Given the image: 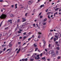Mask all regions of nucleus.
I'll list each match as a JSON object with an SVG mask.
<instances>
[{"instance_id": "53", "label": "nucleus", "mask_w": 61, "mask_h": 61, "mask_svg": "<svg viewBox=\"0 0 61 61\" xmlns=\"http://www.w3.org/2000/svg\"><path fill=\"white\" fill-rule=\"evenodd\" d=\"M39 56V55H37L36 56H37V57H40Z\"/></svg>"}, {"instance_id": "57", "label": "nucleus", "mask_w": 61, "mask_h": 61, "mask_svg": "<svg viewBox=\"0 0 61 61\" xmlns=\"http://www.w3.org/2000/svg\"><path fill=\"white\" fill-rule=\"evenodd\" d=\"M43 43H44V44H45V43H46V41H43Z\"/></svg>"}, {"instance_id": "9", "label": "nucleus", "mask_w": 61, "mask_h": 61, "mask_svg": "<svg viewBox=\"0 0 61 61\" xmlns=\"http://www.w3.org/2000/svg\"><path fill=\"white\" fill-rule=\"evenodd\" d=\"M34 60V59L32 58H30V61H33Z\"/></svg>"}, {"instance_id": "50", "label": "nucleus", "mask_w": 61, "mask_h": 61, "mask_svg": "<svg viewBox=\"0 0 61 61\" xmlns=\"http://www.w3.org/2000/svg\"><path fill=\"white\" fill-rule=\"evenodd\" d=\"M38 52H41V51L40 50H39V49L38 50Z\"/></svg>"}, {"instance_id": "20", "label": "nucleus", "mask_w": 61, "mask_h": 61, "mask_svg": "<svg viewBox=\"0 0 61 61\" xmlns=\"http://www.w3.org/2000/svg\"><path fill=\"white\" fill-rule=\"evenodd\" d=\"M31 38H32V37H31L30 38L28 39V41H30L31 39Z\"/></svg>"}, {"instance_id": "61", "label": "nucleus", "mask_w": 61, "mask_h": 61, "mask_svg": "<svg viewBox=\"0 0 61 61\" xmlns=\"http://www.w3.org/2000/svg\"><path fill=\"white\" fill-rule=\"evenodd\" d=\"M5 48L3 49V51H5Z\"/></svg>"}, {"instance_id": "32", "label": "nucleus", "mask_w": 61, "mask_h": 61, "mask_svg": "<svg viewBox=\"0 0 61 61\" xmlns=\"http://www.w3.org/2000/svg\"><path fill=\"white\" fill-rule=\"evenodd\" d=\"M26 33L25 32L23 33V35H26Z\"/></svg>"}, {"instance_id": "25", "label": "nucleus", "mask_w": 61, "mask_h": 61, "mask_svg": "<svg viewBox=\"0 0 61 61\" xmlns=\"http://www.w3.org/2000/svg\"><path fill=\"white\" fill-rule=\"evenodd\" d=\"M33 51V49H32V50L31 51H29L28 52V53H31V52H32Z\"/></svg>"}, {"instance_id": "5", "label": "nucleus", "mask_w": 61, "mask_h": 61, "mask_svg": "<svg viewBox=\"0 0 61 61\" xmlns=\"http://www.w3.org/2000/svg\"><path fill=\"white\" fill-rule=\"evenodd\" d=\"M22 20H23L22 21V22H25V21H26V19H25V18H22Z\"/></svg>"}, {"instance_id": "2", "label": "nucleus", "mask_w": 61, "mask_h": 61, "mask_svg": "<svg viewBox=\"0 0 61 61\" xmlns=\"http://www.w3.org/2000/svg\"><path fill=\"white\" fill-rule=\"evenodd\" d=\"M51 56L53 57H56V53H55L54 51L51 54Z\"/></svg>"}, {"instance_id": "62", "label": "nucleus", "mask_w": 61, "mask_h": 61, "mask_svg": "<svg viewBox=\"0 0 61 61\" xmlns=\"http://www.w3.org/2000/svg\"><path fill=\"white\" fill-rule=\"evenodd\" d=\"M18 44L19 45H20L21 44V42H18Z\"/></svg>"}, {"instance_id": "58", "label": "nucleus", "mask_w": 61, "mask_h": 61, "mask_svg": "<svg viewBox=\"0 0 61 61\" xmlns=\"http://www.w3.org/2000/svg\"><path fill=\"white\" fill-rule=\"evenodd\" d=\"M45 51H46V52H47V49H45Z\"/></svg>"}, {"instance_id": "52", "label": "nucleus", "mask_w": 61, "mask_h": 61, "mask_svg": "<svg viewBox=\"0 0 61 61\" xmlns=\"http://www.w3.org/2000/svg\"><path fill=\"white\" fill-rule=\"evenodd\" d=\"M57 58H58V59H60V57L59 56V57H58Z\"/></svg>"}, {"instance_id": "12", "label": "nucleus", "mask_w": 61, "mask_h": 61, "mask_svg": "<svg viewBox=\"0 0 61 61\" xmlns=\"http://www.w3.org/2000/svg\"><path fill=\"white\" fill-rule=\"evenodd\" d=\"M11 44L10 43L9 44L10 45L9 46V47H11V46H12V44Z\"/></svg>"}, {"instance_id": "31", "label": "nucleus", "mask_w": 61, "mask_h": 61, "mask_svg": "<svg viewBox=\"0 0 61 61\" xmlns=\"http://www.w3.org/2000/svg\"><path fill=\"white\" fill-rule=\"evenodd\" d=\"M17 22L18 23H19L20 22V19L18 20H17Z\"/></svg>"}, {"instance_id": "55", "label": "nucleus", "mask_w": 61, "mask_h": 61, "mask_svg": "<svg viewBox=\"0 0 61 61\" xmlns=\"http://www.w3.org/2000/svg\"><path fill=\"white\" fill-rule=\"evenodd\" d=\"M50 46H51V45L50 44H49V47H50Z\"/></svg>"}, {"instance_id": "48", "label": "nucleus", "mask_w": 61, "mask_h": 61, "mask_svg": "<svg viewBox=\"0 0 61 61\" xmlns=\"http://www.w3.org/2000/svg\"><path fill=\"white\" fill-rule=\"evenodd\" d=\"M42 17H43V16H40V18H42Z\"/></svg>"}, {"instance_id": "30", "label": "nucleus", "mask_w": 61, "mask_h": 61, "mask_svg": "<svg viewBox=\"0 0 61 61\" xmlns=\"http://www.w3.org/2000/svg\"><path fill=\"white\" fill-rule=\"evenodd\" d=\"M46 20H47V19L46 18L44 20V22H45Z\"/></svg>"}, {"instance_id": "22", "label": "nucleus", "mask_w": 61, "mask_h": 61, "mask_svg": "<svg viewBox=\"0 0 61 61\" xmlns=\"http://www.w3.org/2000/svg\"><path fill=\"white\" fill-rule=\"evenodd\" d=\"M33 45L34 47H36V46H37V45H36L35 44H34Z\"/></svg>"}, {"instance_id": "59", "label": "nucleus", "mask_w": 61, "mask_h": 61, "mask_svg": "<svg viewBox=\"0 0 61 61\" xmlns=\"http://www.w3.org/2000/svg\"><path fill=\"white\" fill-rule=\"evenodd\" d=\"M27 13H26L25 14V16H27Z\"/></svg>"}, {"instance_id": "45", "label": "nucleus", "mask_w": 61, "mask_h": 61, "mask_svg": "<svg viewBox=\"0 0 61 61\" xmlns=\"http://www.w3.org/2000/svg\"><path fill=\"white\" fill-rule=\"evenodd\" d=\"M46 23H45V22H44V23H43V25H46Z\"/></svg>"}, {"instance_id": "18", "label": "nucleus", "mask_w": 61, "mask_h": 61, "mask_svg": "<svg viewBox=\"0 0 61 61\" xmlns=\"http://www.w3.org/2000/svg\"><path fill=\"white\" fill-rule=\"evenodd\" d=\"M10 16H11V17H13V16H14V15H13L12 14H11L10 15Z\"/></svg>"}, {"instance_id": "39", "label": "nucleus", "mask_w": 61, "mask_h": 61, "mask_svg": "<svg viewBox=\"0 0 61 61\" xmlns=\"http://www.w3.org/2000/svg\"><path fill=\"white\" fill-rule=\"evenodd\" d=\"M28 59H27V58H26L25 59H24V60L25 61H27Z\"/></svg>"}, {"instance_id": "1", "label": "nucleus", "mask_w": 61, "mask_h": 61, "mask_svg": "<svg viewBox=\"0 0 61 61\" xmlns=\"http://www.w3.org/2000/svg\"><path fill=\"white\" fill-rule=\"evenodd\" d=\"M7 17V15L5 14H2L0 16L1 19H5Z\"/></svg>"}, {"instance_id": "13", "label": "nucleus", "mask_w": 61, "mask_h": 61, "mask_svg": "<svg viewBox=\"0 0 61 61\" xmlns=\"http://www.w3.org/2000/svg\"><path fill=\"white\" fill-rule=\"evenodd\" d=\"M40 7L41 8H42V7H44V4H43L42 5H41Z\"/></svg>"}, {"instance_id": "8", "label": "nucleus", "mask_w": 61, "mask_h": 61, "mask_svg": "<svg viewBox=\"0 0 61 61\" xmlns=\"http://www.w3.org/2000/svg\"><path fill=\"white\" fill-rule=\"evenodd\" d=\"M57 14H58V13H57V12H56L54 14V17L55 16H56V15Z\"/></svg>"}, {"instance_id": "41", "label": "nucleus", "mask_w": 61, "mask_h": 61, "mask_svg": "<svg viewBox=\"0 0 61 61\" xmlns=\"http://www.w3.org/2000/svg\"><path fill=\"white\" fill-rule=\"evenodd\" d=\"M33 26L34 27H35V26H36V24H33Z\"/></svg>"}, {"instance_id": "23", "label": "nucleus", "mask_w": 61, "mask_h": 61, "mask_svg": "<svg viewBox=\"0 0 61 61\" xmlns=\"http://www.w3.org/2000/svg\"><path fill=\"white\" fill-rule=\"evenodd\" d=\"M55 37H56V38H58V37L56 35H55Z\"/></svg>"}, {"instance_id": "51", "label": "nucleus", "mask_w": 61, "mask_h": 61, "mask_svg": "<svg viewBox=\"0 0 61 61\" xmlns=\"http://www.w3.org/2000/svg\"><path fill=\"white\" fill-rule=\"evenodd\" d=\"M32 36L33 38L35 37V36H34V35H33Z\"/></svg>"}, {"instance_id": "26", "label": "nucleus", "mask_w": 61, "mask_h": 61, "mask_svg": "<svg viewBox=\"0 0 61 61\" xmlns=\"http://www.w3.org/2000/svg\"><path fill=\"white\" fill-rule=\"evenodd\" d=\"M42 59H43V60H44V59H46V58L45 57H43L42 58Z\"/></svg>"}, {"instance_id": "27", "label": "nucleus", "mask_w": 61, "mask_h": 61, "mask_svg": "<svg viewBox=\"0 0 61 61\" xmlns=\"http://www.w3.org/2000/svg\"><path fill=\"white\" fill-rule=\"evenodd\" d=\"M56 49H57V50H59V47H56Z\"/></svg>"}, {"instance_id": "37", "label": "nucleus", "mask_w": 61, "mask_h": 61, "mask_svg": "<svg viewBox=\"0 0 61 61\" xmlns=\"http://www.w3.org/2000/svg\"><path fill=\"white\" fill-rule=\"evenodd\" d=\"M39 59H40V57H38L37 58V59L38 60H39Z\"/></svg>"}, {"instance_id": "21", "label": "nucleus", "mask_w": 61, "mask_h": 61, "mask_svg": "<svg viewBox=\"0 0 61 61\" xmlns=\"http://www.w3.org/2000/svg\"><path fill=\"white\" fill-rule=\"evenodd\" d=\"M53 40L54 41V42H55V41H56V38H54Z\"/></svg>"}, {"instance_id": "19", "label": "nucleus", "mask_w": 61, "mask_h": 61, "mask_svg": "<svg viewBox=\"0 0 61 61\" xmlns=\"http://www.w3.org/2000/svg\"><path fill=\"white\" fill-rule=\"evenodd\" d=\"M21 29H22V28H21L19 29V31H20V32H22V30H21Z\"/></svg>"}, {"instance_id": "36", "label": "nucleus", "mask_w": 61, "mask_h": 61, "mask_svg": "<svg viewBox=\"0 0 61 61\" xmlns=\"http://www.w3.org/2000/svg\"><path fill=\"white\" fill-rule=\"evenodd\" d=\"M3 52V51H1V50L0 51V54H1Z\"/></svg>"}, {"instance_id": "17", "label": "nucleus", "mask_w": 61, "mask_h": 61, "mask_svg": "<svg viewBox=\"0 0 61 61\" xmlns=\"http://www.w3.org/2000/svg\"><path fill=\"white\" fill-rule=\"evenodd\" d=\"M38 49L37 47H36V48L35 50V51H37V50H38Z\"/></svg>"}, {"instance_id": "33", "label": "nucleus", "mask_w": 61, "mask_h": 61, "mask_svg": "<svg viewBox=\"0 0 61 61\" xmlns=\"http://www.w3.org/2000/svg\"><path fill=\"white\" fill-rule=\"evenodd\" d=\"M32 34V33H31V32H29L28 33V34H29V35H30V34Z\"/></svg>"}, {"instance_id": "42", "label": "nucleus", "mask_w": 61, "mask_h": 61, "mask_svg": "<svg viewBox=\"0 0 61 61\" xmlns=\"http://www.w3.org/2000/svg\"><path fill=\"white\" fill-rule=\"evenodd\" d=\"M30 56V54H28V55H27V56Z\"/></svg>"}, {"instance_id": "54", "label": "nucleus", "mask_w": 61, "mask_h": 61, "mask_svg": "<svg viewBox=\"0 0 61 61\" xmlns=\"http://www.w3.org/2000/svg\"><path fill=\"white\" fill-rule=\"evenodd\" d=\"M44 54H46V52L45 51H44L43 52Z\"/></svg>"}, {"instance_id": "34", "label": "nucleus", "mask_w": 61, "mask_h": 61, "mask_svg": "<svg viewBox=\"0 0 61 61\" xmlns=\"http://www.w3.org/2000/svg\"><path fill=\"white\" fill-rule=\"evenodd\" d=\"M58 9H59V8H57L55 10V11H57Z\"/></svg>"}, {"instance_id": "40", "label": "nucleus", "mask_w": 61, "mask_h": 61, "mask_svg": "<svg viewBox=\"0 0 61 61\" xmlns=\"http://www.w3.org/2000/svg\"><path fill=\"white\" fill-rule=\"evenodd\" d=\"M54 38L53 37H52L51 39V40H53V39Z\"/></svg>"}, {"instance_id": "49", "label": "nucleus", "mask_w": 61, "mask_h": 61, "mask_svg": "<svg viewBox=\"0 0 61 61\" xmlns=\"http://www.w3.org/2000/svg\"><path fill=\"white\" fill-rule=\"evenodd\" d=\"M14 5H12L11 6V8H13V7H14Z\"/></svg>"}, {"instance_id": "10", "label": "nucleus", "mask_w": 61, "mask_h": 61, "mask_svg": "<svg viewBox=\"0 0 61 61\" xmlns=\"http://www.w3.org/2000/svg\"><path fill=\"white\" fill-rule=\"evenodd\" d=\"M20 50L21 49H20V48H19L18 51L17 52V54L19 53V51H20Z\"/></svg>"}, {"instance_id": "44", "label": "nucleus", "mask_w": 61, "mask_h": 61, "mask_svg": "<svg viewBox=\"0 0 61 61\" xmlns=\"http://www.w3.org/2000/svg\"><path fill=\"white\" fill-rule=\"evenodd\" d=\"M40 37L41 36H38V38H40Z\"/></svg>"}, {"instance_id": "7", "label": "nucleus", "mask_w": 61, "mask_h": 61, "mask_svg": "<svg viewBox=\"0 0 61 61\" xmlns=\"http://www.w3.org/2000/svg\"><path fill=\"white\" fill-rule=\"evenodd\" d=\"M8 22H10V24H12V20H9L8 21Z\"/></svg>"}, {"instance_id": "14", "label": "nucleus", "mask_w": 61, "mask_h": 61, "mask_svg": "<svg viewBox=\"0 0 61 61\" xmlns=\"http://www.w3.org/2000/svg\"><path fill=\"white\" fill-rule=\"evenodd\" d=\"M26 22L24 23L23 24V25H22V26H25V25H26Z\"/></svg>"}, {"instance_id": "38", "label": "nucleus", "mask_w": 61, "mask_h": 61, "mask_svg": "<svg viewBox=\"0 0 61 61\" xmlns=\"http://www.w3.org/2000/svg\"><path fill=\"white\" fill-rule=\"evenodd\" d=\"M4 1V0H0V2L2 3V2H3Z\"/></svg>"}, {"instance_id": "56", "label": "nucleus", "mask_w": 61, "mask_h": 61, "mask_svg": "<svg viewBox=\"0 0 61 61\" xmlns=\"http://www.w3.org/2000/svg\"><path fill=\"white\" fill-rule=\"evenodd\" d=\"M43 55V54L42 53H41L40 55V56H42V55Z\"/></svg>"}, {"instance_id": "16", "label": "nucleus", "mask_w": 61, "mask_h": 61, "mask_svg": "<svg viewBox=\"0 0 61 61\" xmlns=\"http://www.w3.org/2000/svg\"><path fill=\"white\" fill-rule=\"evenodd\" d=\"M17 4H16L15 5V8L16 9V8H17Z\"/></svg>"}, {"instance_id": "3", "label": "nucleus", "mask_w": 61, "mask_h": 61, "mask_svg": "<svg viewBox=\"0 0 61 61\" xmlns=\"http://www.w3.org/2000/svg\"><path fill=\"white\" fill-rule=\"evenodd\" d=\"M28 4L29 5H31L33 3V1H29L28 2Z\"/></svg>"}, {"instance_id": "28", "label": "nucleus", "mask_w": 61, "mask_h": 61, "mask_svg": "<svg viewBox=\"0 0 61 61\" xmlns=\"http://www.w3.org/2000/svg\"><path fill=\"white\" fill-rule=\"evenodd\" d=\"M6 46V45H2L1 46L2 47H4V46Z\"/></svg>"}, {"instance_id": "60", "label": "nucleus", "mask_w": 61, "mask_h": 61, "mask_svg": "<svg viewBox=\"0 0 61 61\" xmlns=\"http://www.w3.org/2000/svg\"><path fill=\"white\" fill-rule=\"evenodd\" d=\"M48 9L46 10V13H47V11H48Z\"/></svg>"}, {"instance_id": "6", "label": "nucleus", "mask_w": 61, "mask_h": 61, "mask_svg": "<svg viewBox=\"0 0 61 61\" xmlns=\"http://www.w3.org/2000/svg\"><path fill=\"white\" fill-rule=\"evenodd\" d=\"M38 34H39L40 35V36L41 37V38H42L43 37V35H42V33H40V32H38Z\"/></svg>"}, {"instance_id": "15", "label": "nucleus", "mask_w": 61, "mask_h": 61, "mask_svg": "<svg viewBox=\"0 0 61 61\" xmlns=\"http://www.w3.org/2000/svg\"><path fill=\"white\" fill-rule=\"evenodd\" d=\"M34 55H33V56H34V57H36V53H35Z\"/></svg>"}, {"instance_id": "47", "label": "nucleus", "mask_w": 61, "mask_h": 61, "mask_svg": "<svg viewBox=\"0 0 61 61\" xmlns=\"http://www.w3.org/2000/svg\"><path fill=\"white\" fill-rule=\"evenodd\" d=\"M56 44H58V41H56Z\"/></svg>"}, {"instance_id": "46", "label": "nucleus", "mask_w": 61, "mask_h": 61, "mask_svg": "<svg viewBox=\"0 0 61 61\" xmlns=\"http://www.w3.org/2000/svg\"><path fill=\"white\" fill-rule=\"evenodd\" d=\"M8 27H7V28H5V29H6L7 30L8 29Z\"/></svg>"}, {"instance_id": "24", "label": "nucleus", "mask_w": 61, "mask_h": 61, "mask_svg": "<svg viewBox=\"0 0 61 61\" xmlns=\"http://www.w3.org/2000/svg\"><path fill=\"white\" fill-rule=\"evenodd\" d=\"M39 45H40V47H41V43L40 42L39 43Z\"/></svg>"}, {"instance_id": "29", "label": "nucleus", "mask_w": 61, "mask_h": 61, "mask_svg": "<svg viewBox=\"0 0 61 61\" xmlns=\"http://www.w3.org/2000/svg\"><path fill=\"white\" fill-rule=\"evenodd\" d=\"M50 15H48V18H49V19H50Z\"/></svg>"}, {"instance_id": "4", "label": "nucleus", "mask_w": 61, "mask_h": 61, "mask_svg": "<svg viewBox=\"0 0 61 61\" xmlns=\"http://www.w3.org/2000/svg\"><path fill=\"white\" fill-rule=\"evenodd\" d=\"M54 50H52L50 51L49 52V54L50 55L51 54H52V53L54 52Z\"/></svg>"}, {"instance_id": "64", "label": "nucleus", "mask_w": 61, "mask_h": 61, "mask_svg": "<svg viewBox=\"0 0 61 61\" xmlns=\"http://www.w3.org/2000/svg\"><path fill=\"white\" fill-rule=\"evenodd\" d=\"M25 38H26V36H24V37H23L24 39H25Z\"/></svg>"}, {"instance_id": "43", "label": "nucleus", "mask_w": 61, "mask_h": 61, "mask_svg": "<svg viewBox=\"0 0 61 61\" xmlns=\"http://www.w3.org/2000/svg\"><path fill=\"white\" fill-rule=\"evenodd\" d=\"M26 44V43H24V44H23V46H24V45H25Z\"/></svg>"}, {"instance_id": "35", "label": "nucleus", "mask_w": 61, "mask_h": 61, "mask_svg": "<svg viewBox=\"0 0 61 61\" xmlns=\"http://www.w3.org/2000/svg\"><path fill=\"white\" fill-rule=\"evenodd\" d=\"M2 23H3V22L2 21L0 24V26H1V25H2Z\"/></svg>"}, {"instance_id": "11", "label": "nucleus", "mask_w": 61, "mask_h": 61, "mask_svg": "<svg viewBox=\"0 0 61 61\" xmlns=\"http://www.w3.org/2000/svg\"><path fill=\"white\" fill-rule=\"evenodd\" d=\"M56 53L57 55H58V51H56Z\"/></svg>"}, {"instance_id": "63", "label": "nucleus", "mask_w": 61, "mask_h": 61, "mask_svg": "<svg viewBox=\"0 0 61 61\" xmlns=\"http://www.w3.org/2000/svg\"><path fill=\"white\" fill-rule=\"evenodd\" d=\"M50 31H51V32H53V30H50Z\"/></svg>"}]
</instances>
